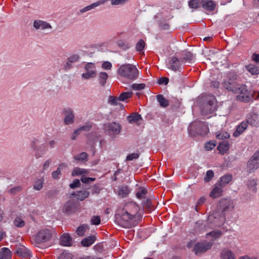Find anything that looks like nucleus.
Segmentation results:
<instances>
[{
  "instance_id": "39448f33",
  "label": "nucleus",
  "mask_w": 259,
  "mask_h": 259,
  "mask_svg": "<svg viewBox=\"0 0 259 259\" xmlns=\"http://www.w3.org/2000/svg\"><path fill=\"white\" fill-rule=\"evenodd\" d=\"M222 234V232L220 231H212L209 233H207L206 237L211 236L213 238L212 241L208 242H201L195 244L194 247V251L196 254H198L206 251L209 249L212 245V241L214 239L219 237Z\"/></svg>"
},
{
  "instance_id": "f8f14e48",
  "label": "nucleus",
  "mask_w": 259,
  "mask_h": 259,
  "mask_svg": "<svg viewBox=\"0 0 259 259\" xmlns=\"http://www.w3.org/2000/svg\"><path fill=\"white\" fill-rule=\"evenodd\" d=\"M39 140L37 139H33L31 142V146L35 151V156L36 158L42 157L47 152V148L45 145H41L36 147V145Z\"/></svg>"
},
{
  "instance_id": "7c9ffc66",
  "label": "nucleus",
  "mask_w": 259,
  "mask_h": 259,
  "mask_svg": "<svg viewBox=\"0 0 259 259\" xmlns=\"http://www.w3.org/2000/svg\"><path fill=\"white\" fill-rule=\"evenodd\" d=\"M85 71L86 72L82 73L81 75L82 78L84 79H89L90 78H94L96 76L97 73L96 70Z\"/></svg>"
},
{
  "instance_id": "c85d7f7f",
  "label": "nucleus",
  "mask_w": 259,
  "mask_h": 259,
  "mask_svg": "<svg viewBox=\"0 0 259 259\" xmlns=\"http://www.w3.org/2000/svg\"><path fill=\"white\" fill-rule=\"evenodd\" d=\"M99 82L101 85L104 86L108 78V74L105 72H101L99 73Z\"/></svg>"
},
{
  "instance_id": "3c124183",
  "label": "nucleus",
  "mask_w": 259,
  "mask_h": 259,
  "mask_svg": "<svg viewBox=\"0 0 259 259\" xmlns=\"http://www.w3.org/2000/svg\"><path fill=\"white\" fill-rule=\"evenodd\" d=\"M217 145V142L215 140L210 141L207 142L205 145V148L206 150H212Z\"/></svg>"
},
{
  "instance_id": "13d9d810",
  "label": "nucleus",
  "mask_w": 259,
  "mask_h": 259,
  "mask_svg": "<svg viewBox=\"0 0 259 259\" xmlns=\"http://www.w3.org/2000/svg\"><path fill=\"white\" fill-rule=\"evenodd\" d=\"M22 190V187L18 186L10 189L9 190V193L11 194H15Z\"/></svg>"
},
{
  "instance_id": "423d86ee",
  "label": "nucleus",
  "mask_w": 259,
  "mask_h": 259,
  "mask_svg": "<svg viewBox=\"0 0 259 259\" xmlns=\"http://www.w3.org/2000/svg\"><path fill=\"white\" fill-rule=\"evenodd\" d=\"M188 129L190 132L194 131L196 134L201 136H205L209 132L207 125L200 121L193 122L189 126Z\"/></svg>"
},
{
  "instance_id": "774afa93",
  "label": "nucleus",
  "mask_w": 259,
  "mask_h": 259,
  "mask_svg": "<svg viewBox=\"0 0 259 259\" xmlns=\"http://www.w3.org/2000/svg\"><path fill=\"white\" fill-rule=\"evenodd\" d=\"M252 59L255 63L259 64V54L254 53L252 56Z\"/></svg>"
},
{
  "instance_id": "e433bc0d",
  "label": "nucleus",
  "mask_w": 259,
  "mask_h": 259,
  "mask_svg": "<svg viewBox=\"0 0 259 259\" xmlns=\"http://www.w3.org/2000/svg\"><path fill=\"white\" fill-rule=\"evenodd\" d=\"M247 70L253 75L258 74L259 73V69L255 65L249 64L246 66Z\"/></svg>"
},
{
  "instance_id": "4468645a",
  "label": "nucleus",
  "mask_w": 259,
  "mask_h": 259,
  "mask_svg": "<svg viewBox=\"0 0 259 259\" xmlns=\"http://www.w3.org/2000/svg\"><path fill=\"white\" fill-rule=\"evenodd\" d=\"M33 26L36 30L40 29L41 30L51 29L52 28L50 23L41 20H34Z\"/></svg>"
},
{
  "instance_id": "bf43d9fd",
  "label": "nucleus",
  "mask_w": 259,
  "mask_h": 259,
  "mask_svg": "<svg viewBox=\"0 0 259 259\" xmlns=\"http://www.w3.org/2000/svg\"><path fill=\"white\" fill-rule=\"evenodd\" d=\"M139 157V154L138 153H131L128 155L126 156V159L127 161L133 160V159H138Z\"/></svg>"
},
{
  "instance_id": "6ab92c4d",
  "label": "nucleus",
  "mask_w": 259,
  "mask_h": 259,
  "mask_svg": "<svg viewBox=\"0 0 259 259\" xmlns=\"http://www.w3.org/2000/svg\"><path fill=\"white\" fill-rule=\"evenodd\" d=\"M12 251L7 247H3L0 249V259H12Z\"/></svg>"
},
{
  "instance_id": "8fccbe9b",
  "label": "nucleus",
  "mask_w": 259,
  "mask_h": 259,
  "mask_svg": "<svg viewBox=\"0 0 259 259\" xmlns=\"http://www.w3.org/2000/svg\"><path fill=\"white\" fill-rule=\"evenodd\" d=\"M130 0H111V4L112 6H122L127 3Z\"/></svg>"
},
{
  "instance_id": "aec40b11",
  "label": "nucleus",
  "mask_w": 259,
  "mask_h": 259,
  "mask_svg": "<svg viewBox=\"0 0 259 259\" xmlns=\"http://www.w3.org/2000/svg\"><path fill=\"white\" fill-rule=\"evenodd\" d=\"M221 259H236L234 254L229 249H223L221 252Z\"/></svg>"
},
{
  "instance_id": "79ce46f5",
  "label": "nucleus",
  "mask_w": 259,
  "mask_h": 259,
  "mask_svg": "<svg viewBox=\"0 0 259 259\" xmlns=\"http://www.w3.org/2000/svg\"><path fill=\"white\" fill-rule=\"evenodd\" d=\"M44 180L39 179L34 182L33 188L36 190H40L43 187Z\"/></svg>"
},
{
  "instance_id": "bb28decb",
  "label": "nucleus",
  "mask_w": 259,
  "mask_h": 259,
  "mask_svg": "<svg viewBox=\"0 0 259 259\" xmlns=\"http://www.w3.org/2000/svg\"><path fill=\"white\" fill-rule=\"evenodd\" d=\"M96 238L94 236H91L84 238L81 242V245L84 247H89L92 245L95 241Z\"/></svg>"
},
{
  "instance_id": "49530a36",
  "label": "nucleus",
  "mask_w": 259,
  "mask_h": 259,
  "mask_svg": "<svg viewBox=\"0 0 259 259\" xmlns=\"http://www.w3.org/2000/svg\"><path fill=\"white\" fill-rule=\"evenodd\" d=\"M119 97L110 96L109 97L108 103L112 106H116L118 104Z\"/></svg>"
},
{
  "instance_id": "a18cd8bd",
  "label": "nucleus",
  "mask_w": 259,
  "mask_h": 259,
  "mask_svg": "<svg viewBox=\"0 0 259 259\" xmlns=\"http://www.w3.org/2000/svg\"><path fill=\"white\" fill-rule=\"evenodd\" d=\"M118 46L122 50H126L130 48V46L123 40H119L117 42Z\"/></svg>"
},
{
  "instance_id": "58836bf2",
  "label": "nucleus",
  "mask_w": 259,
  "mask_h": 259,
  "mask_svg": "<svg viewBox=\"0 0 259 259\" xmlns=\"http://www.w3.org/2000/svg\"><path fill=\"white\" fill-rule=\"evenodd\" d=\"M229 137L230 134L227 132H218L216 133V138L220 140L227 139Z\"/></svg>"
},
{
  "instance_id": "c756f323",
  "label": "nucleus",
  "mask_w": 259,
  "mask_h": 259,
  "mask_svg": "<svg viewBox=\"0 0 259 259\" xmlns=\"http://www.w3.org/2000/svg\"><path fill=\"white\" fill-rule=\"evenodd\" d=\"M66 167H67V165L65 163H62L60 164L57 169L52 173V177L54 179H59V176L61 175V170L63 169V168H65Z\"/></svg>"
},
{
  "instance_id": "2eb2a0df",
  "label": "nucleus",
  "mask_w": 259,
  "mask_h": 259,
  "mask_svg": "<svg viewBox=\"0 0 259 259\" xmlns=\"http://www.w3.org/2000/svg\"><path fill=\"white\" fill-rule=\"evenodd\" d=\"M168 68L176 71L181 67L180 60L176 57H172L170 59L167 64Z\"/></svg>"
},
{
  "instance_id": "5fc2aeb1",
  "label": "nucleus",
  "mask_w": 259,
  "mask_h": 259,
  "mask_svg": "<svg viewBox=\"0 0 259 259\" xmlns=\"http://www.w3.org/2000/svg\"><path fill=\"white\" fill-rule=\"evenodd\" d=\"M101 219L99 215H94L92 217L91 223L92 225H98L100 224Z\"/></svg>"
},
{
  "instance_id": "f704fd0d",
  "label": "nucleus",
  "mask_w": 259,
  "mask_h": 259,
  "mask_svg": "<svg viewBox=\"0 0 259 259\" xmlns=\"http://www.w3.org/2000/svg\"><path fill=\"white\" fill-rule=\"evenodd\" d=\"M257 180L255 179H250L247 182V186L249 189L253 192L256 190Z\"/></svg>"
},
{
  "instance_id": "dca6fc26",
  "label": "nucleus",
  "mask_w": 259,
  "mask_h": 259,
  "mask_svg": "<svg viewBox=\"0 0 259 259\" xmlns=\"http://www.w3.org/2000/svg\"><path fill=\"white\" fill-rule=\"evenodd\" d=\"M246 122L252 126H259V115L257 114L253 113L248 117Z\"/></svg>"
},
{
  "instance_id": "4c0bfd02",
  "label": "nucleus",
  "mask_w": 259,
  "mask_h": 259,
  "mask_svg": "<svg viewBox=\"0 0 259 259\" xmlns=\"http://www.w3.org/2000/svg\"><path fill=\"white\" fill-rule=\"evenodd\" d=\"M203 0H192L189 2V6L191 8L197 9L202 6Z\"/></svg>"
},
{
  "instance_id": "473e14b6",
  "label": "nucleus",
  "mask_w": 259,
  "mask_h": 259,
  "mask_svg": "<svg viewBox=\"0 0 259 259\" xmlns=\"http://www.w3.org/2000/svg\"><path fill=\"white\" fill-rule=\"evenodd\" d=\"M157 101L162 107H166L169 105L168 101L162 95H158L156 96Z\"/></svg>"
},
{
  "instance_id": "20e7f679",
  "label": "nucleus",
  "mask_w": 259,
  "mask_h": 259,
  "mask_svg": "<svg viewBox=\"0 0 259 259\" xmlns=\"http://www.w3.org/2000/svg\"><path fill=\"white\" fill-rule=\"evenodd\" d=\"M117 74L121 77L133 81L138 78L139 71L136 65L125 64L119 67L117 69Z\"/></svg>"
},
{
  "instance_id": "412c9836",
  "label": "nucleus",
  "mask_w": 259,
  "mask_h": 259,
  "mask_svg": "<svg viewBox=\"0 0 259 259\" xmlns=\"http://www.w3.org/2000/svg\"><path fill=\"white\" fill-rule=\"evenodd\" d=\"M60 243L63 246H69L72 244V239L68 234H64L61 237Z\"/></svg>"
},
{
  "instance_id": "f257e3e1",
  "label": "nucleus",
  "mask_w": 259,
  "mask_h": 259,
  "mask_svg": "<svg viewBox=\"0 0 259 259\" xmlns=\"http://www.w3.org/2000/svg\"><path fill=\"white\" fill-rule=\"evenodd\" d=\"M236 79V75L235 74H229L227 80L224 82V88L228 91L237 94V100L245 103L249 102L252 100L255 92L252 93L247 90L244 84L237 83Z\"/></svg>"
},
{
  "instance_id": "ea45409f",
  "label": "nucleus",
  "mask_w": 259,
  "mask_h": 259,
  "mask_svg": "<svg viewBox=\"0 0 259 259\" xmlns=\"http://www.w3.org/2000/svg\"><path fill=\"white\" fill-rule=\"evenodd\" d=\"M133 93L132 92H126L122 93L119 96V100L124 101L125 100L131 98Z\"/></svg>"
},
{
  "instance_id": "4d7b16f0",
  "label": "nucleus",
  "mask_w": 259,
  "mask_h": 259,
  "mask_svg": "<svg viewBox=\"0 0 259 259\" xmlns=\"http://www.w3.org/2000/svg\"><path fill=\"white\" fill-rule=\"evenodd\" d=\"M68 60L69 62H71L72 63H74L77 62L80 60V56L78 54H73L71 55L68 58Z\"/></svg>"
},
{
  "instance_id": "6e6552de",
  "label": "nucleus",
  "mask_w": 259,
  "mask_h": 259,
  "mask_svg": "<svg viewBox=\"0 0 259 259\" xmlns=\"http://www.w3.org/2000/svg\"><path fill=\"white\" fill-rule=\"evenodd\" d=\"M216 100L214 96H210L206 100L201 107V113L203 115L206 116L212 113L217 109Z\"/></svg>"
},
{
  "instance_id": "ddd939ff",
  "label": "nucleus",
  "mask_w": 259,
  "mask_h": 259,
  "mask_svg": "<svg viewBox=\"0 0 259 259\" xmlns=\"http://www.w3.org/2000/svg\"><path fill=\"white\" fill-rule=\"evenodd\" d=\"M64 115V123L66 125L72 124L74 121V114L73 110L70 108H66L63 111Z\"/></svg>"
},
{
  "instance_id": "e2e57ef3",
  "label": "nucleus",
  "mask_w": 259,
  "mask_h": 259,
  "mask_svg": "<svg viewBox=\"0 0 259 259\" xmlns=\"http://www.w3.org/2000/svg\"><path fill=\"white\" fill-rule=\"evenodd\" d=\"M80 183L79 180L75 179L74 180L72 183H71L69 185L70 187L72 189H74L75 188L78 187L80 186Z\"/></svg>"
},
{
  "instance_id": "72a5a7b5",
  "label": "nucleus",
  "mask_w": 259,
  "mask_h": 259,
  "mask_svg": "<svg viewBox=\"0 0 259 259\" xmlns=\"http://www.w3.org/2000/svg\"><path fill=\"white\" fill-rule=\"evenodd\" d=\"M141 118V115L137 113H134L127 117L128 122L131 123H136Z\"/></svg>"
},
{
  "instance_id": "393cba45",
  "label": "nucleus",
  "mask_w": 259,
  "mask_h": 259,
  "mask_svg": "<svg viewBox=\"0 0 259 259\" xmlns=\"http://www.w3.org/2000/svg\"><path fill=\"white\" fill-rule=\"evenodd\" d=\"M223 188L220 185L219 186H216L211 191L210 196L212 198H216L221 196L223 193Z\"/></svg>"
},
{
  "instance_id": "052dcab7",
  "label": "nucleus",
  "mask_w": 259,
  "mask_h": 259,
  "mask_svg": "<svg viewBox=\"0 0 259 259\" xmlns=\"http://www.w3.org/2000/svg\"><path fill=\"white\" fill-rule=\"evenodd\" d=\"M95 180V178H88L85 176H83L81 178V181L83 183L88 184L91 182H93Z\"/></svg>"
},
{
  "instance_id": "de8ad7c7",
  "label": "nucleus",
  "mask_w": 259,
  "mask_h": 259,
  "mask_svg": "<svg viewBox=\"0 0 259 259\" xmlns=\"http://www.w3.org/2000/svg\"><path fill=\"white\" fill-rule=\"evenodd\" d=\"M147 190L145 188L139 189L136 193V197L139 199L145 198V196L147 194Z\"/></svg>"
},
{
  "instance_id": "603ef678",
  "label": "nucleus",
  "mask_w": 259,
  "mask_h": 259,
  "mask_svg": "<svg viewBox=\"0 0 259 259\" xmlns=\"http://www.w3.org/2000/svg\"><path fill=\"white\" fill-rule=\"evenodd\" d=\"M131 87L134 90L140 91L145 88V84L144 83H133Z\"/></svg>"
},
{
  "instance_id": "338daca9",
  "label": "nucleus",
  "mask_w": 259,
  "mask_h": 259,
  "mask_svg": "<svg viewBox=\"0 0 259 259\" xmlns=\"http://www.w3.org/2000/svg\"><path fill=\"white\" fill-rule=\"evenodd\" d=\"M238 259H257V257L254 255H245L239 257Z\"/></svg>"
},
{
  "instance_id": "864d4df0",
  "label": "nucleus",
  "mask_w": 259,
  "mask_h": 259,
  "mask_svg": "<svg viewBox=\"0 0 259 259\" xmlns=\"http://www.w3.org/2000/svg\"><path fill=\"white\" fill-rule=\"evenodd\" d=\"M145 44L144 40L143 39H140L136 46L137 51L139 52L142 51L145 47Z\"/></svg>"
},
{
  "instance_id": "c9c22d12",
  "label": "nucleus",
  "mask_w": 259,
  "mask_h": 259,
  "mask_svg": "<svg viewBox=\"0 0 259 259\" xmlns=\"http://www.w3.org/2000/svg\"><path fill=\"white\" fill-rule=\"evenodd\" d=\"M89 229V227L88 225L83 224L78 227L76 230V233L78 236H83L85 232Z\"/></svg>"
},
{
  "instance_id": "0e129e2a",
  "label": "nucleus",
  "mask_w": 259,
  "mask_h": 259,
  "mask_svg": "<svg viewBox=\"0 0 259 259\" xmlns=\"http://www.w3.org/2000/svg\"><path fill=\"white\" fill-rule=\"evenodd\" d=\"M169 79L167 77H161L158 80L159 84L167 85L168 83Z\"/></svg>"
},
{
  "instance_id": "f3484780",
  "label": "nucleus",
  "mask_w": 259,
  "mask_h": 259,
  "mask_svg": "<svg viewBox=\"0 0 259 259\" xmlns=\"http://www.w3.org/2000/svg\"><path fill=\"white\" fill-rule=\"evenodd\" d=\"M131 192V190L127 186H121L118 188L117 194L120 198L126 197Z\"/></svg>"
},
{
  "instance_id": "09e8293b",
  "label": "nucleus",
  "mask_w": 259,
  "mask_h": 259,
  "mask_svg": "<svg viewBox=\"0 0 259 259\" xmlns=\"http://www.w3.org/2000/svg\"><path fill=\"white\" fill-rule=\"evenodd\" d=\"M14 224L15 226L21 228L25 226V222L22 219L18 217L15 219Z\"/></svg>"
},
{
  "instance_id": "b1692460",
  "label": "nucleus",
  "mask_w": 259,
  "mask_h": 259,
  "mask_svg": "<svg viewBox=\"0 0 259 259\" xmlns=\"http://www.w3.org/2000/svg\"><path fill=\"white\" fill-rule=\"evenodd\" d=\"M77 199L83 201L90 195V192L86 190H82L72 194Z\"/></svg>"
},
{
  "instance_id": "cd10ccee",
  "label": "nucleus",
  "mask_w": 259,
  "mask_h": 259,
  "mask_svg": "<svg viewBox=\"0 0 259 259\" xmlns=\"http://www.w3.org/2000/svg\"><path fill=\"white\" fill-rule=\"evenodd\" d=\"M89 174V171L87 169L76 167L73 170L72 172V176H75L80 175L82 177L83 176H86Z\"/></svg>"
},
{
  "instance_id": "a878e982",
  "label": "nucleus",
  "mask_w": 259,
  "mask_h": 259,
  "mask_svg": "<svg viewBox=\"0 0 259 259\" xmlns=\"http://www.w3.org/2000/svg\"><path fill=\"white\" fill-rule=\"evenodd\" d=\"M229 143L227 141L222 142L219 144L217 149L221 154H224L229 149Z\"/></svg>"
},
{
  "instance_id": "c03bdc74",
  "label": "nucleus",
  "mask_w": 259,
  "mask_h": 259,
  "mask_svg": "<svg viewBox=\"0 0 259 259\" xmlns=\"http://www.w3.org/2000/svg\"><path fill=\"white\" fill-rule=\"evenodd\" d=\"M88 154L85 152H82L79 154L74 156V158L78 161H85L87 159Z\"/></svg>"
},
{
  "instance_id": "680f3d73",
  "label": "nucleus",
  "mask_w": 259,
  "mask_h": 259,
  "mask_svg": "<svg viewBox=\"0 0 259 259\" xmlns=\"http://www.w3.org/2000/svg\"><path fill=\"white\" fill-rule=\"evenodd\" d=\"M112 65L111 63L109 61L104 62L102 64V67L105 70H110L112 68Z\"/></svg>"
},
{
  "instance_id": "a211bd4d",
  "label": "nucleus",
  "mask_w": 259,
  "mask_h": 259,
  "mask_svg": "<svg viewBox=\"0 0 259 259\" xmlns=\"http://www.w3.org/2000/svg\"><path fill=\"white\" fill-rule=\"evenodd\" d=\"M246 121L242 122L236 128V131L233 133V136L235 137H239L247 127Z\"/></svg>"
},
{
  "instance_id": "6e6d98bb",
  "label": "nucleus",
  "mask_w": 259,
  "mask_h": 259,
  "mask_svg": "<svg viewBox=\"0 0 259 259\" xmlns=\"http://www.w3.org/2000/svg\"><path fill=\"white\" fill-rule=\"evenodd\" d=\"M214 173L212 170H209L206 172L204 178L205 182H208L213 177Z\"/></svg>"
},
{
  "instance_id": "a19ab883",
  "label": "nucleus",
  "mask_w": 259,
  "mask_h": 259,
  "mask_svg": "<svg viewBox=\"0 0 259 259\" xmlns=\"http://www.w3.org/2000/svg\"><path fill=\"white\" fill-rule=\"evenodd\" d=\"M92 127V125L90 123H88V124H86L83 126H82L81 127H80V128H79L78 129L76 130L75 132H74V135H75L76 136L79 135L81 131H89L91 128Z\"/></svg>"
},
{
  "instance_id": "1a4fd4ad",
  "label": "nucleus",
  "mask_w": 259,
  "mask_h": 259,
  "mask_svg": "<svg viewBox=\"0 0 259 259\" xmlns=\"http://www.w3.org/2000/svg\"><path fill=\"white\" fill-rule=\"evenodd\" d=\"M51 231L49 229H44L40 230L37 233L33 236V241L36 244H40L50 240L52 237Z\"/></svg>"
},
{
  "instance_id": "0eeeda50",
  "label": "nucleus",
  "mask_w": 259,
  "mask_h": 259,
  "mask_svg": "<svg viewBox=\"0 0 259 259\" xmlns=\"http://www.w3.org/2000/svg\"><path fill=\"white\" fill-rule=\"evenodd\" d=\"M121 130V125L119 123L115 122L108 123L104 125L105 133L112 138L119 135Z\"/></svg>"
},
{
  "instance_id": "37998d69",
  "label": "nucleus",
  "mask_w": 259,
  "mask_h": 259,
  "mask_svg": "<svg viewBox=\"0 0 259 259\" xmlns=\"http://www.w3.org/2000/svg\"><path fill=\"white\" fill-rule=\"evenodd\" d=\"M194 57L191 52H186L184 54V56L182 58V60L184 62H191L192 60H193Z\"/></svg>"
},
{
  "instance_id": "2f4dec72",
  "label": "nucleus",
  "mask_w": 259,
  "mask_h": 259,
  "mask_svg": "<svg viewBox=\"0 0 259 259\" xmlns=\"http://www.w3.org/2000/svg\"><path fill=\"white\" fill-rule=\"evenodd\" d=\"M232 179L231 175H225L222 177L220 179L219 182V185L221 186L222 187H225L227 184H228Z\"/></svg>"
},
{
  "instance_id": "69168bd1",
  "label": "nucleus",
  "mask_w": 259,
  "mask_h": 259,
  "mask_svg": "<svg viewBox=\"0 0 259 259\" xmlns=\"http://www.w3.org/2000/svg\"><path fill=\"white\" fill-rule=\"evenodd\" d=\"M84 69L85 70H96V66L94 63H88L85 65Z\"/></svg>"
},
{
  "instance_id": "4be33fe9",
  "label": "nucleus",
  "mask_w": 259,
  "mask_h": 259,
  "mask_svg": "<svg viewBox=\"0 0 259 259\" xmlns=\"http://www.w3.org/2000/svg\"><path fill=\"white\" fill-rule=\"evenodd\" d=\"M16 253L19 256L25 257L30 255V251L24 246L18 247Z\"/></svg>"
},
{
  "instance_id": "f03ea898",
  "label": "nucleus",
  "mask_w": 259,
  "mask_h": 259,
  "mask_svg": "<svg viewBox=\"0 0 259 259\" xmlns=\"http://www.w3.org/2000/svg\"><path fill=\"white\" fill-rule=\"evenodd\" d=\"M140 209L139 206L135 202L128 201L120 206L117 213L119 224L123 227L131 226V222L135 219Z\"/></svg>"
},
{
  "instance_id": "9d476101",
  "label": "nucleus",
  "mask_w": 259,
  "mask_h": 259,
  "mask_svg": "<svg viewBox=\"0 0 259 259\" xmlns=\"http://www.w3.org/2000/svg\"><path fill=\"white\" fill-rule=\"evenodd\" d=\"M258 168H259V150L256 151L247 161L246 170L248 173H252Z\"/></svg>"
},
{
  "instance_id": "7ed1b4c3",
  "label": "nucleus",
  "mask_w": 259,
  "mask_h": 259,
  "mask_svg": "<svg viewBox=\"0 0 259 259\" xmlns=\"http://www.w3.org/2000/svg\"><path fill=\"white\" fill-rule=\"evenodd\" d=\"M220 207L222 213L218 218V214L210 215L208 221L213 222L214 227H220L223 225L225 221V217L224 212L232 210L234 207L233 201L230 199H222L220 202Z\"/></svg>"
},
{
  "instance_id": "5701e85b",
  "label": "nucleus",
  "mask_w": 259,
  "mask_h": 259,
  "mask_svg": "<svg viewBox=\"0 0 259 259\" xmlns=\"http://www.w3.org/2000/svg\"><path fill=\"white\" fill-rule=\"evenodd\" d=\"M202 7L207 11H213L215 7V4L211 0H203Z\"/></svg>"
},
{
  "instance_id": "9b49d317",
  "label": "nucleus",
  "mask_w": 259,
  "mask_h": 259,
  "mask_svg": "<svg viewBox=\"0 0 259 259\" xmlns=\"http://www.w3.org/2000/svg\"><path fill=\"white\" fill-rule=\"evenodd\" d=\"M79 208L80 205L78 203L73 200H70L64 204L63 211L67 214H71L77 212Z\"/></svg>"
}]
</instances>
